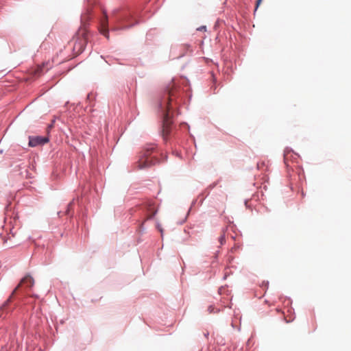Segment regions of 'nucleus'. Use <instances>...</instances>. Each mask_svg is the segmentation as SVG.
<instances>
[{"label": "nucleus", "instance_id": "1", "mask_svg": "<svg viewBox=\"0 0 351 351\" xmlns=\"http://www.w3.org/2000/svg\"><path fill=\"white\" fill-rule=\"evenodd\" d=\"M178 88L174 80L166 86L165 93L160 101V108L163 112L162 136L166 138L170 133L171 116L173 112V101L176 96Z\"/></svg>", "mask_w": 351, "mask_h": 351}, {"label": "nucleus", "instance_id": "2", "mask_svg": "<svg viewBox=\"0 0 351 351\" xmlns=\"http://www.w3.org/2000/svg\"><path fill=\"white\" fill-rule=\"evenodd\" d=\"M156 154V147L154 145L146 147L139 156V159L136 162L137 168L138 169H147L158 162Z\"/></svg>", "mask_w": 351, "mask_h": 351}, {"label": "nucleus", "instance_id": "3", "mask_svg": "<svg viewBox=\"0 0 351 351\" xmlns=\"http://www.w3.org/2000/svg\"><path fill=\"white\" fill-rule=\"evenodd\" d=\"M22 285H26V287H32L34 285V278L29 276V275H27L26 276H25L20 282V283L18 285V286L14 289V291H12V294L10 295V296L9 297V298L6 300V302L4 303V304L3 305L2 308H5L7 305H8V304L11 301V299L13 297V295L16 293V291L19 289V287Z\"/></svg>", "mask_w": 351, "mask_h": 351}, {"label": "nucleus", "instance_id": "4", "mask_svg": "<svg viewBox=\"0 0 351 351\" xmlns=\"http://www.w3.org/2000/svg\"><path fill=\"white\" fill-rule=\"evenodd\" d=\"M72 42L73 43V53L75 56H77L83 51L86 43V39L84 38H73Z\"/></svg>", "mask_w": 351, "mask_h": 351}, {"label": "nucleus", "instance_id": "5", "mask_svg": "<svg viewBox=\"0 0 351 351\" xmlns=\"http://www.w3.org/2000/svg\"><path fill=\"white\" fill-rule=\"evenodd\" d=\"M104 18L101 20L100 25V32L104 35L107 38H109L108 30V16L106 12H103Z\"/></svg>", "mask_w": 351, "mask_h": 351}, {"label": "nucleus", "instance_id": "6", "mask_svg": "<svg viewBox=\"0 0 351 351\" xmlns=\"http://www.w3.org/2000/svg\"><path fill=\"white\" fill-rule=\"evenodd\" d=\"M49 141L48 138L46 137H40V136H34L29 137V145L30 147H36L38 145H44L47 143Z\"/></svg>", "mask_w": 351, "mask_h": 351}, {"label": "nucleus", "instance_id": "7", "mask_svg": "<svg viewBox=\"0 0 351 351\" xmlns=\"http://www.w3.org/2000/svg\"><path fill=\"white\" fill-rule=\"evenodd\" d=\"M148 211L152 212L146 218V220L152 219L157 213V210L155 209L154 205L150 203L148 206Z\"/></svg>", "mask_w": 351, "mask_h": 351}, {"label": "nucleus", "instance_id": "8", "mask_svg": "<svg viewBox=\"0 0 351 351\" xmlns=\"http://www.w3.org/2000/svg\"><path fill=\"white\" fill-rule=\"evenodd\" d=\"M182 49L183 50H186L187 51H189L190 53L192 52V49H191V46L189 45H187V44H184L182 46Z\"/></svg>", "mask_w": 351, "mask_h": 351}, {"label": "nucleus", "instance_id": "9", "mask_svg": "<svg viewBox=\"0 0 351 351\" xmlns=\"http://www.w3.org/2000/svg\"><path fill=\"white\" fill-rule=\"evenodd\" d=\"M219 241L220 243L222 245L225 241V235L224 234H221L220 237L219 238Z\"/></svg>", "mask_w": 351, "mask_h": 351}, {"label": "nucleus", "instance_id": "10", "mask_svg": "<svg viewBox=\"0 0 351 351\" xmlns=\"http://www.w3.org/2000/svg\"><path fill=\"white\" fill-rule=\"evenodd\" d=\"M263 0H257L256 1V8H255V11L258 9V6L260 5V4L261 3Z\"/></svg>", "mask_w": 351, "mask_h": 351}, {"label": "nucleus", "instance_id": "11", "mask_svg": "<svg viewBox=\"0 0 351 351\" xmlns=\"http://www.w3.org/2000/svg\"><path fill=\"white\" fill-rule=\"evenodd\" d=\"M208 311L210 313H213V311H214V308L213 307V306H210L208 308Z\"/></svg>", "mask_w": 351, "mask_h": 351}, {"label": "nucleus", "instance_id": "12", "mask_svg": "<svg viewBox=\"0 0 351 351\" xmlns=\"http://www.w3.org/2000/svg\"><path fill=\"white\" fill-rule=\"evenodd\" d=\"M197 30H199V31H205L206 30V26H202V27L197 28Z\"/></svg>", "mask_w": 351, "mask_h": 351}, {"label": "nucleus", "instance_id": "13", "mask_svg": "<svg viewBox=\"0 0 351 351\" xmlns=\"http://www.w3.org/2000/svg\"><path fill=\"white\" fill-rule=\"evenodd\" d=\"M158 228L160 230V232H161V234H162V229L160 227L159 225H158Z\"/></svg>", "mask_w": 351, "mask_h": 351}, {"label": "nucleus", "instance_id": "14", "mask_svg": "<svg viewBox=\"0 0 351 351\" xmlns=\"http://www.w3.org/2000/svg\"><path fill=\"white\" fill-rule=\"evenodd\" d=\"M184 55V53H182L180 56H179V57L183 56Z\"/></svg>", "mask_w": 351, "mask_h": 351}]
</instances>
